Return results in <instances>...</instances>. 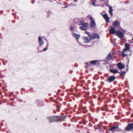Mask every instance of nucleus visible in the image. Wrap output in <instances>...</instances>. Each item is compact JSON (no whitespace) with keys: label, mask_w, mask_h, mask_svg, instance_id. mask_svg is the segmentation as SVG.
Instances as JSON below:
<instances>
[{"label":"nucleus","mask_w":133,"mask_h":133,"mask_svg":"<svg viewBox=\"0 0 133 133\" xmlns=\"http://www.w3.org/2000/svg\"><path fill=\"white\" fill-rule=\"evenodd\" d=\"M87 18L91 21L90 25L91 27H93L95 26L96 23L95 21L94 20L92 17L90 15H89L87 16Z\"/></svg>","instance_id":"7ed1b4c3"},{"label":"nucleus","mask_w":133,"mask_h":133,"mask_svg":"<svg viewBox=\"0 0 133 133\" xmlns=\"http://www.w3.org/2000/svg\"><path fill=\"white\" fill-rule=\"evenodd\" d=\"M82 38L84 42L86 43H89L92 40L91 38L83 36Z\"/></svg>","instance_id":"39448f33"},{"label":"nucleus","mask_w":133,"mask_h":133,"mask_svg":"<svg viewBox=\"0 0 133 133\" xmlns=\"http://www.w3.org/2000/svg\"><path fill=\"white\" fill-rule=\"evenodd\" d=\"M34 3V1H32V4H33Z\"/></svg>","instance_id":"a19ab883"},{"label":"nucleus","mask_w":133,"mask_h":133,"mask_svg":"<svg viewBox=\"0 0 133 133\" xmlns=\"http://www.w3.org/2000/svg\"><path fill=\"white\" fill-rule=\"evenodd\" d=\"M98 61L96 60L91 61L90 62L91 64L94 65H95L96 64V62H97Z\"/></svg>","instance_id":"b1692460"},{"label":"nucleus","mask_w":133,"mask_h":133,"mask_svg":"<svg viewBox=\"0 0 133 133\" xmlns=\"http://www.w3.org/2000/svg\"><path fill=\"white\" fill-rule=\"evenodd\" d=\"M45 40L47 42L46 46L47 47H48L49 46V42L47 39H45Z\"/></svg>","instance_id":"72a5a7b5"},{"label":"nucleus","mask_w":133,"mask_h":133,"mask_svg":"<svg viewBox=\"0 0 133 133\" xmlns=\"http://www.w3.org/2000/svg\"><path fill=\"white\" fill-rule=\"evenodd\" d=\"M106 5L107 6V5H107V4H106Z\"/></svg>","instance_id":"a18cd8bd"},{"label":"nucleus","mask_w":133,"mask_h":133,"mask_svg":"<svg viewBox=\"0 0 133 133\" xmlns=\"http://www.w3.org/2000/svg\"><path fill=\"white\" fill-rule=\"evenodd\" d=\"M86 64L87 65L89 66L91 64V62H90L86 63Z\"/></svg>","instance_id":"7c9ffc66"},{"label":"nucleus","mask_w":133,"mask_h":133,"mask_svg":"<svg viewBox=\"0 0 133 133\" xmlns=\"http://www.w3.org/2000/svg\"><path fill=\"white\" fill-rule=\"evenodd\" d=\"M132 41H133V37H132Z\"/></svg>","instance_id":"49530a36"},{"label":"nucleus","mask_w":133,"mask_h":133,"mask_svg":"<svg viewBox=\"0 0 133 133\" xmlns=\"http://www.w3.org/2000/svg\"><path fill=\"white\" fill-rule=\"evenodd\" d=\"M80 18H75L74 19L75 22L77 24H78L79 23H80V21L81 20H80Z\"/></svg>","instance_id":"aec40b11"},{"label":"nucleus","mask_w":133,"mask_h":133,"mask_svg":"<svg viewBox=\"0 0 133 133\" xmlns=\"http://www.w3.org/2000/svg\"><path fill=\"white\" fill-rule=\"evenodd\" d=\"M107 105H104V108H101V110L102 111L105 110V111H107L108 110V109L107 107Z\"/></svg>","instance_id":"6ab92c4d"},{"label":"nucleus","mask_w":133,"mask_h":133,"mask_svg":"<svg viewBox=\"0 0 133 133\" xmlns=\"http://www.w3.org/2000/svg\"><path fill=\"white\" fill-rule=\"evenodd\" d=\"M113 55L111 54L110 53H109L107 56L106 57L107 59L110 60H112L113 59Z\"/></svg>","instance_id":"2eb2a0df"},{"label":"nucleus","mask_w":133,"mask_h":133,"mask_svg":"<svg viewBox=\"0 0 133 133\" xmlns=\"http://www.w3.org/2000/svg\"><path fill=\"white\" fill-rule=\"evenodd\" d=\"M70 5V4H69L68 5H66V6H65L64 8H66L68 7V6H69Z\"/></svg>","instance_id":"e433bc0d"},{"label":"nucleus","mask_w":133,"mask_h":133,"mask_svg":"<svg viewBox=\"0 0 133 133\" xmlns=\"http://www.w3.org/2000/svg\"><path fill=\"white\" fill-rule=\"evenodd\" d=\"M118 21H115L114 23L113 24V25L114 28H116L117 26L118 25Z\"/></svg>","instance_id":"4be33fe9"},{"label":"nucleus","mask_w":133,"mask_h":133,"mask_svg":"<svg viewBox=\"0 0 133 133\" xmlns=\"http://www.w3.org/2000/svg\"><path fill=\"white\" fill-rule=\"evenodd\" d=\"M72 35L77 40L79 39L80 36L79 34H77L75 33H73Z\"/></svg>","instance_id":"4468645a"},{"label":"nucleus","mask_w":133,"mask_h":133,"mask_svg":"<svg viewBox=\"0 0 133 133\" xmlns=\"http://www.w3.org/2000/svg\"><path fill=\"white\" fill-rule=\"evenodd\" d=\"M132 116H133V115H132Z\"/></svg>","instance_id":"3c124183"},{"label":"nucleus","mask_w":133,"mask_h":133,"mask_svg":"<svg viewBox=\"0 0 133 133\" xmlns=\"http://www.w3.org/2000/svg\"><path fill=\"white\" fill-rule=\"evenodd\" d=\"M35 103L38 106H42L43 105V101L40 100H36L35 101Z\"/></svg>","instance_id":"9b49d317"},{"label":"nucleus","mask_w":133,"mask_h":133,"mask_svg":"<svg viewBox=\"0 0 133 133\" xmlns=\"http://www.w3.org/2000/svg\"><path fill=\"white\" fill-rule=\"evenodd\" d=\"M115 28L114 27H112L111 28L110 30L109 31L110 33L112 34H114L116 32L115 30Z\"/></svg>","instance_id":"dca6fc26"},{"label":"nucleus","mask_w":133,"mask_h":133,"mask_svg":"<svg viewBox=\"0 0 133 133\" xmlns=\"http://www.w3.org/2000/svg\"><path fill=\"white\" fill-rule=\"evenodd\" d=\"M112 11H113V9H112V7L111 6H110L109 7V12L111 15L112 16L113 15V14H112Z\"/></svg>","instance_id":"412c9836"},{"label":"nucleus","mask_w":133,"mask_h":133,"mask_svg":"<svg viewBox=\"0 0 133 133\" xmlns=\"http://www.w3.org/2000/svg\"><path fill=\"white\" fill-rule=\"evenodd\" d=\"M38 42L39 43V46H42L44 43L42 39L41 38L40 36H39L38 38Z\"/></svg>","instance_id":"0eeeda50"},{"label":"nucleus","mask_w":133,"mask_h":133,"mask_svg":"<svg viewBox=\"0 0 133 133\" xmlns=\"http://www.w3.org/2000/svg\"><path fill=\"white\" fill-rule=\"evenodd\" d=\"M80 25L82 26H84L85 27H88V24L87 23H85L84 21L81 20L80 22Z\"/></svg>","instance_id":"f8f14e48"},{"label":"nucleus","mask_w":133,"mask_h":133,"mask_svg":"<svg viewBox=\"0 0 133 133\" xmlns=\"http://www.w3.org/2000/svg\"><path fill=\"white\" fill-rule=\"evenodd\" d=\"M60 108V106L59 105H57V110L58 112H59L60 111L59 109Z\"/></svg>","instance_id":"cd10ccee"},{"label":"nucleus","mask_w":133,"mask_h":133,"mask_svg":"<svg viewBox=\"0 0 133 133\" xmlns=\"http://www.w3.org/2000/svg\"><path fill=\"white\" fill-rule=\"evenodd\" d=\"M97 127H98L96 128L99 129H101V127L100 125L98 124L97 125Z\"/></svg>","instance_id":"c85d7f7f"},{"label":"nucleus","mask_w":133,"mask_h":133,"mask_svg":"<svg viewBox=\"0 0 133 133\" xmlns=\"http://www.w3.org/2000/svg\"><path fill=\"white\" fill-rule=\"evenodd\" d=\"M92 5L94 6H96L95 2V1L92 2Z\"/></svg>","instance_id":"c9c22d12"},{"label":"nucleus","mask_w":133,"mask_h":133,"mask_svg":"<svg viewBox=\"0 0 133 133\" xmlns=\"http://www.w3.org/2000/svg\"><path fill=\"white\" fill-rule=\"evenodd\" d=\"M125 48L123 49L122 52V57H125L126 56L127 54H125V53L126 52L130 49V46L129 44H125Z\"/></svg>","instance_id":"f03ea898"},{"label":"nucleus","mask_w":133,"mask_h":133,"mask_svg":"<svg viewBox=\"0 0 133 133\" xmlns=\"http://www.w3.org/2000/svg\"><path fill=\"white\" fill-rule=\"evenodd\" d=\"M114 44L116 46L117 45V44L116 43H115Z\"/></svg>","instance_id":"37998d69"},{"label":"nucleus","mask_w":133,"mask_h":133,"mask_svg":"<svg viewBox=\"0 0 133 133\" xmlns=\"http://www.w3.org/2000/svg\"><path fill=\"white\" fill-rule=\"evenodd\" d=\"M118 127L117 126H114L110 128L109 130L110 131H112V132L114 133L115 132L114 130L117 128Z\"/></svg>","instance_id":"f3484780"},{"label":"nucleus","mask_w":133,"mask_h":133,"mask_svg":"<svg viewBox=\"0 0 133 133\" xmlns=\"http://www.w3.org/2000/svg\"><path fill=\"white\" fill-rule=\"evenodd\" d=\"M45 40L47 42L46 46L47 47H48L49 46V42L47 39H45Z\"/></svg>","instance_id":"2f4dec72"},{"label":"nucleus","mask_w":133,"mask_h":133,"mask_svg":"<svg viewBox=\"0 0 133 133\" xmlns=\"http://www.w3.org/2000/svg\"><path fill=\"white\" fill-rule=\"evenodd\" d=\"M110 71L111 72H112L114 74H115L119 72L118 70L116 69H110Z\"/></svg>","instance_id":"a211bd4d"},{"label":"nucleus","mask_w":133,"mask_h":133,"mask_svg":"<svg viewBox=\"0 0 133 133\" xmlns=\"http://www.w3.org/2000/svg\"><path fill=\"white\" fill-rule=\"evenodd\" d=\"M104 18L105 19L107 22L108 23L109 21V18L108 17L107 15L105 13L104 15H102Z\"/></svg>","instance_id":"ddd939ff"},{"label":"nucleus","mask_w":133,"mask_h":133,"mask_svg":"<svg viewBox=\"0 0 133 133\" xmlns=\"http://www.w3.org/2000/svg\"><path fill=\"white\" fill-rule=\"evenodd\" d=\"M117 66L120 69L124 68L125 66V65L123 64L121 62L118 63L117 64Z\"/></svg>","instance_id":"6e6552de"},{"label":"nucleus","mask_w":133,"mask_h":133,"mask_svg":"<svg viewBox=\"0 0 133 133\" xmlns=\"http://www.w3.org/2000/svg\"><path fill=\"white\" fill-rule=\"evenodd\" d=\"M87 68V66H86V67H85V68Z\"/></svg>","instance_id":"de8ad7c7"},{"label":"nucleus","mask_w":133,"mask_h":133,"mask_svg":"<svg viewBox=\"0 0 133 133\" xmlns=\"http://www.w3.org/2000/svg\"><path fill=\"white\" fill-rule=\"evenodd\" d=\"M14 99H13V98H11V101H12Z\"/></svg>","instance_id":"79ce46f5"},{"label":"nucleus","mask_w":133,"mask_h":133,"mask_svg":"<svg viewBox=\"0 0 133 133\" xmlns=\"http://www.w3.org/2000/svg\"><path fill=\"white\" fill-rule=\"evenodd\" d=\"M10 1V0H9Z\"/></svg>","instance_id":"603ef678"},{"label":"nucleus","mask_w":133,"mask_h":133,"mask_svg":"<svg viewBox=\"0 0 133 133\" xmlns=\"http://www.w3.org/2000/svg\"><path fill=\"white\" fill-rule=\"evenodd\" d=\"M37 49H38V51L39 52H42V50H40L39 49V46L38 47V48H37Z\"/></svg>","instance_id":"4c0bfd02"},{"label":"nucleus","mask_w":133,"mask_h":133,"mask_svg":"<svg viewBox=\"0 0 133 133\" xmlns=\"http://www.w3.org/2000/svg\"><path fill=\"white\" fill-rule=\"evenodd\" d=\"M83 124L84 125H85L86 124V123L85 122H83Z\"/></svg>","instance_id":"ea45409f"},{"label":"nucleus","mask_w":133,"mask_h":133,"mask_svg":"<svg viewBox=\"0 0 133 133\" xmlns=\"http://www.w3.org/2000/svg\"><path fill=\"white\" fill-rule=\"evenodd\" d=\"M88 27H85L84 26H80L79 28L81 29L82 30L85 31L86 30V28Z\"/></svg>","instance_id":"5701e85b"},{"label":"nucleus","mask_w":133,"mask_h":133,"mask_svg":"<svg viewBox=\"0 0 133 133\" xmlns=\"http://www.w3.org/2000/svg\"><path fill=\"white\" fill-rule=\"evenodd\" d=\"M97 110L98 111H99V110H98V108H97Z\"/></svg>","instance_id":"c03bdc74"},{"label":"nucleus","mask_w":133,"mask_h":133,"mask_svg":"<svg viewBox=\"0 0 133 133\" xmlns=\"http://www.w3.org/2000/svg\"><path fill=\"white\" fill-rule=\"evenodd\" d=\"M119 73L120 74V75L121 76H124L125 74V71H123V72H119Z\"/></svg>","instance_id":"a878e982"},{"label":"nucleus","mask_w":133,"mask_h":133,"mask_svg":"<svg viewBox=\"0 0 133 133\" xmlns=\"http://www.w3.org/2000/svg\"><path fill=\"white\" fill-rule=\"evenodd\" d=\"M132 116H133V115H132Z\"/></svg>","instance_id":"09e8293b"},{"label":"nucleus","mask_w":133,"mask_h":133,"mask_svg":"<svg viewBox=\"0 0 133 133\" xmlns=\"http://www.w3.org/2000/svg\"><path fill=\"white\" fill-rule=\"evenodd\" d=\"M132 116H133V115H132Z\"/></svg>","instance_id":"8fccbe9b"},{"label":"nucleus","mask_w":133,"mask_h":133,"mask_svg":"<svg viewBox=\"0 0 133 133\" xmlns=\"http://www.w3.org/2000/svg\"><path fill=\"white\" fill-rule=\"evenodd\" d=\"M45 40L47 42L46 46L47 47H48L49 46V42L47 39H45Z\"/></svg>","instance_id":"f704fd0d"},{"label":"nucleus","mask_w":133,"mask_h":133,"mask_svg":"<svg viewBox=\"0 0 133 133\" xmlns=\"http://www.w3.org/2000/svg\"><path fill=\"white\" fill-rule=\"evenodd\" d=\"M116 78V77L114 76H110L108 78V80L109 82H111L114 81Z\"/></svg>","instance_id":"1a4fd4ad"},{"label":"nucleus","mask_w":133,"mask_h":133,"mask_svg":"<svg viewBox=\"0 0 133 133\" xmlns=\"http://www.w3.org/2000/svg\"><path fill=\"white\" fill-rule=\"evenodd\" d=\"M67 116H49L47 117V118L48 119L49 122L50 123L54 122H58L59 120H62L63 121L65 120V119Z\"/></svg>","instance_id":"f257e3e1"},{"label":"nucleus","mask_w":133,"mask_h":133,"mask_svg":"<svg viewBox=\"0 0 133 133\" xmlns=\"http://www.w3.org/2000/svg\"><path fill=\"white\" fill-rule=\"evenodd\" d=\"M45 40L47 42L46 46L47 47H48L49 46V42L47 39H45Z\"/></svg>","instance_id":"473e14b6"},{"label":"nucleus","mask_w":133,"mask_h":133,"mask_svg":"<svg viewBox=\"0 0 133 133\" xmlns=\"http://www.w3.org/2000/svg\"><path fill=\"white\" fill-rule=\"evenodd\" d=\"M85 33L88 35V36L90 37L91 38L92 35H91L87 31H86Z\"/></svg>","instance_id":"393cba45"},{"label":"nucleus","mask_w":133,"mask_h":133,"mask_svg":"<svg viewBox=\"0 0 133 133\" xmlns=\"http://www.w3.org/2000/svg\"><path fill=\"white\" fill-rule=\"evenodd\" d=\"M48 47H47V46L46 45V47L43 49V51H46V50H47Z\"/></svg>","instance_id":"c756f323"},{"label":"nucleus","mask_w":133,"mask_h":133,"mask_svg":"<svg viewBox=\"0 0 133 133\" xmlns=\"http://www.w3.org/2000/svg\"><path fill=\"white\" fill-rule=\"evenodd\" d=\"M100 37L99 35L97 33L94 34L92 35L91 39H94L95 38H99Z\"/></svg>","instance_id":"9d476101"},{"label":"nucleus","mask_w":133,"mask_h":133,"mask_svg":"<svg viewBox=\"0 0 133 133\" xmlns=\"http://www.w3.org/2000/svg\"><path fill=\"white\" fill-rule=\"evenodd\" d=\"M116 35L120 38L121 40H122V38L124 36L123 33L120 31H117L116 32Z\"/></svg>","instance_id":"20e7f679"},{"label":"nucleus","mask_w":133,"mask_h":133,"mask_svg":"<svg viewBox=\"0 0 133 133\" xmlns=\"http://www.w3.org/2000/svg\"><path fill=\"white\" fill-rule=\"evenodd\" d=\"M87 109V107H84L83 108V110H85Z\"/></svg>","instance_id":"58836bf2"},{"label":"nucleus","mask_w":133,"mask_h":133,"mask_svg":"<svg viewBox=\"0 0 133 133\" xmlns=\"http://www.w3.org/2000/svg\"><path fill=\"white\" fill-rule=\"evenodd\" d=\"M70 29L71 31H74V30L75 28L74 27H73L72 26H71L70 27Z\"/></svg>","instance_id":"bb28decb"},{"label":"nucleus","mask_w":133,"mask_h":133,"mask_svg":"<svg viewBox=\"0 0 133 133\" xmlns=\"http://www.w3.org/2000/svg\"><path fill=\"white\" fill-rule=\"evenodd\" d=\"M133 129V123L129 124L125 128V130L127 131H129Z\"/></svg>","instance_id":"423d86ee"}]
</instances>
